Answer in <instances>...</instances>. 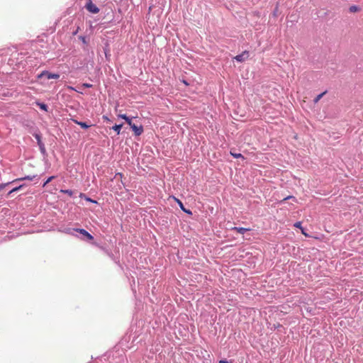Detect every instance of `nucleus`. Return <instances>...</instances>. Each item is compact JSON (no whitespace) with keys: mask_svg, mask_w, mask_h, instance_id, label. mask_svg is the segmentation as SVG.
<instances>
[{"mask_svg":"<svg viewBox=\"0 0 363 363\" xmlns=\"http://www.w3.org/2000/svg\"><path fill=\"white\" fill-rule=\"evenodd\" d=\"M43 77H45L48 79H57L60 78V74H52V73L49 72L48 71H43L40 74L38 75V79H41Z\"/></svg>","mask_w":363,"mask_h":363,"instance_id":"nucleus-1","label":"nucleus"},{"mask_svg":"<svg viewBox=\"0 0 363 363\" xmlns=\"http://www.w3.org/2000/svg\"><path fill=\"white\" fill-rule=\"evenodd\" d=\"M86 9L92 13H98L99 12V9L91 0H89L86 4Z\"/></svg>","mask_w":363,"mask_h":363,"instance_id":"nucleus-2","label":"nucleus"},{"mask_svg":"<svg viewBox=\"0 0 363 363\" xmlns=\"http://www.w3.org/2000/svg\"><path fill=\"white\" fill-rule=\"evenodd\" d=\"M130 128L134 131V134L136 136H139L143 133V127L141 125L138 126L135 123H133V125L130 126Z\"/></svg>","mask_w":363,"mask_h":363,"instance_id":"nucleus-3","label":"nucleus"},{"mask_svg":"<svg viewBox=\"0 0 363 363\" xmlns=\"http://www.w3.org/2000/svg\"><path fill=\"white\" fill-rule=\"evenodd\" d=\"M249 57V52L247 51H244L240 55H238L235 57V59L238 62H243Z\"/></svg>","mask_w":363,"mask_h":363,"instance_id":"nucleus-4","label":"nucleus"},{"mask_svg":"<svg viewBox=\"0 0 363 363\" xmlns=\"http://www.w3.org/2000/svg\"><path fill=\"white\" fill-rule=\"evenodd\" d=\"M76 231L84 235L89 240H94V237L84 229H76Z\"/></svg>","mask_w":363,"mask_h":363,"instance_id":"nucleus-5","label":"nucleus"},{"mask_svg":"<svg viewBox=\"0 0 363 363\" xmlns=\"http://www.w3.org/2000/svg\"><path fill=\"white\" fill-rule=\"evenodd\" d=\"M118 116L119 118L124 119L130 126H131L133 125V123L132 122V120L129 117H128L125 114H119Z\"/></svg>","mask_w":363,"mask_h":363,"instance_id":"nucleus-6","label":"nucleus"},{"mask_svg":"<svg viewBox=\"0 0 363 363\" xmlns=\"http://www.w3.org/2000/svg\"><path fill=\"white\" fill-rule=\"evenodd\" d=\"M174 199H175V201L178 203V204H179V207L181 208V209H182L183 211H184L185 213H188V214H191V211L190 210H186V209L184 208V205H183L182 202L180 200H179V199H176V198H174Z\"/></svg>","mask_w":363,"mask_h":363,"instance_id":"nucleus-7","label":"nucleus"},{"mask_svg":"<svg viewBox=\"0 0 363 363\" xmlns=\"http://www.w3.org/2000/svg\"><path fill=\"white\" fill-rule=\"evenodd\" d=\"M232 230H235L236 232L241 233V234H244L245 232L250 230V228H238V227H234L232 228Z\"/></svg>","mask_w":363,"mask_h":363,"instance_id":"nucleus-8","label":"nucleus"},{"mask_svg":"<svg viewBox=\"0 0 363 363\" xmlns=\"http://www.w3.org/2000/svg\"><path fill=\"white\" fill-rule=\"evenodd\" d=\"M74 123L80 125L82 128L86 129L91 126V125H87L84 122L77 121V120H74Z\"/></svg>","mask_w":363,"mask_h":363,"instance_id":"nucleus-9","label":"nucleus"},{"mask_svg":"<svg viewBox=\"0 0 363 363\" xmlns=\"http://www.w3.org/2000/svg\"><path fill=\"white\" fill-rule=\"evenodd\" d=\"M122 126H123L122 124L115 125L114 126H113L112 129L114 130L117 133L118 135H119Z\"/></svg>","mask_w":363,"mask_h":363,"instance_id":"nucleus-10","label":"nucleus"},{"mask_svg":"<svg viewBox=\"0 0 363 363\" xmlns=\"http://www.w3.org/2000/svg\"><path fill=\"white\" fill-rule=\"evenodd\" d=\"M326 94V91H324L320 94H318L313 100L314 103L315 104H317L320 100V99Z\"/></svg>","mask_w":363,"mask_h":363,"instance_id":"nucleus-11","label":"nucleus"},{"mask_svg":"<svg viewBox=\"0 0 363 363\" xmlns=\"http://www.w3.org/2000/svg\"><path fill=\"white\" fill-rule=\"evenodd\" d=\"M33 178H34V177L26 176V177H23V178L16 179L13 180V182H16V181L26 180V179L31 181V180H33Z\"/></svg>","mask_w":363,"mask_h":363,"instance_id":"nucleus-12","label":"nucleus"},{"mask_svg":"<svg viewBox=\"0 0 363 363\" xmlns=\"http://www.w3.org/2000/svg\"><path fill=\"white\" fill-rule=\"evenodd\" d=\"M349 10L351 13H355L357 12L359 9L357 6H351Z\"/></svg>","mask_w":363,"mask_h":363,"instance_id":"nucleus-13","label":"nucleus"},{"mask_svg":"<svg viewBox=\"0 0 363 363\" xmlns=\"http://www.w3.org/2000/svg\"><path fill=\"white\" fill-rule=\"evenodd\" d=\"M22 187H23V185H20V186H18V187H15V188H13V189H11V190L9 192L8 195H10V194H11L12 193H13V192H16V191H18V190H19V189H21Z\"/></svg>","mask_w":363,"mask_h":363,"instance_id":"nucleus-14","label":"nucleus"},{"mask_svg":"<svg viewBox=\"0 0 363 363\" xmlns=\"http://www.w3.org/2000/svg\"><path fill=\"white\" fill-rule=\"evenodd\" d=\"M38 105L39 106V107L42 109V110H44V111H47V105L45 104H40V103H38Z\"/></svg>","mask_w":363,"mask_h":363,"instance_id":"nucleus-15","label":"nucleus"},{"mask_svg":"<svg viewBox=\"0 0 363 363\" xmlns=\"http://www.w3.org/2000/svg\"><path fill=\"white\" fill-rule=\"evenodd\" d=\"M61 192L64 194H68L69 196H72L73 193L71 190L67 189V190H61Z\"/></svg>","mask_w":363,"mask_h":363,"instance_id":"nucleus-16","label":"nucleus"},{"mask_svg":"<svg viewBox=\"0 0 363 363\" xmlns=\"http://www.w3.org/2000/svg\"><path fill=\"white\" fill-rule=\"evenodd\" d=\"M231 155H233L235 158H240V157H242V158H244V157L238 153V154H236V153H233L232 152H230Z\"/></svg>","mask_w":363,"mask_h":363,"instance_id":"nucleus-17","label":"nucleus"},{"mask_svg":"<svg viewBox=\"0 0 363 363\" xmlns=\"http://www.w3.org/2000/svg\"><path fill=\"white\" fill-rule=\"evenodd\" d=\"M53 179H55V177L54 176H51L47 180L46 182L43 184V186H45V185H47L49 182H50Z\"/></svg>","mask_w":363,"mask_h":363,"instance_id":"nucleus-18","label":"nucleus"},{"mask_svg":"<svg viewBox=\"0 0 363 363\" xmlns=\"http://www.w3.org/2000/svg\"><path fill=\"white\" fill-rule=\"evenodd\" d=\"M79 38L82 40L84 44H87L86 38L84 36H79Z\"/></svg>","mask_w":363,"mask_h":363,"instance_id":"nucleus-19","label":"nucleus"},{"mask_svg":"<svg viewBox=\"0 0 363 363\" xmlns=\"http://www.w3.org/2000/svg\"><path fill=\"white\" fill-rule=\"evenodd\" d=\"M294 225V227H296V228H300V229H301V228H302V227H301V222H299V221H298V222L295 223Z\"/></svg>","mask_w":363,"mask_h":363,"instance_id":"nucleus-20","label":"nucleus"},{"mask_svg":"<svg viewBox=\"0 0 363 363\" xmlns=\"http://www.w3.org/2000/svg\"><path fill=\"white\" fill-rule=\"evenodd\" d=\"M294 199V200H296L295 197H294V196H287V197L284 198V199L281 202H283V201H286V200H288V199Z\"/></svg>","mask_w":363,"mask_h":363,"instance_id":"nucleus-21","label":"nucleus"},{"mask_svg":"<svg viewBox=\"0 0 363 363\" xmlns=\"http://www.w3.org/2000/svg\"><path fill=\"white\" fill-rule=\"evenodd\" d=\"M278 10H279V7H278V5H277V6H276V8H275V9H274V13H273V15H274V16H277V14Z\"/></svg>","mask_w":363,"mask_h":363,"instance_id":"nucleus-22","label":"nucleus"},{"mask_svg":"<svg viewBox=\"0 0 363 363\" xmlns=\"http://www.w3.org/2000/svg\"><path fill=\"white\" fill-rule=\"evenodd\" d=\"M9 184V183H7V184H0V190L3 189Z\"/></svg>","mask_w":363,"mask_h":363,"instance_id":"nucleus-23","label":"nucleus"},{"mask_svg":"<svg viewBox=\"0 0 363 363\" xmlns=\"http://www.w3.org/2000/svg\"><path fill=\"white\" fill-rule=\"evenodd\" d=\"M83 86L86 87V88H89V87H91L92 85L90 84L84 83V84H83Z\"/></svg>","mask_w":363,"mask_h":363,"instance_id":"nucleus-24","label":"nucleus"},{"mask_svg":"<svg viewBox=\"0 0 363 363\" xmlns=\"http://www.w3.org/2000/svg\"><path fill=\"white\" fill-rule=\"evenodd\" d=\"M35 138H36V139H37V140H38V144H39V145H40V146H41V142H40V136H39L38 135H35Z\"/></svg>","mask_w":363,"mask_h":363,"instance_id":"nucleus-25","label":"nucleus"},{"mask_svg":"<svg viewBox=\"0 0 363 363\" xmlns=\"http://www.w3.org/2000/svg\"><path fill=\"white\" fill-rule=\"evenodd\" d=\"M219 363H232L231 362H228V361H225V360H220L219 362Z\"/></svg>","mask_w":363,"mask_h":363,"instance_id":"nucleus-26","label":"nucleus"},{"mask_svg":"<svg viewBox=\"0 0 363 363\" xmlns=\"http://www.w3.org/2000/svg\"><path fill=\"white\" fill-rule=\"evenodd\" d=\"M301 230L302 233H303L304 235L307 236V234L305 233V230H303V228H301Z\"/></svg>","mask_w":363,"mask_h":363,"instance_id":"nucleus-27","label":"nucleus"},{"mask_svg":"<svg viewBox=\"0 0 363 363\" xmlns=\"http://www.w3.org/2000/svg\"><path fill=\"white\" fill-rule=\"evenodd\" d=\"M103 118H104L105 120H108V118L106 116H103Z\"/></svg>","mask_w":363,"mask_h":363,"instance_id":"nucleus-28","label":"nucleus"},{"mask_svg":"<svg viewBox=\"0 0 363 363\" xmlns=\"http://www.w3.org/2000/svg\"><path fill=\"white\" fill-rule=\"evenodd\" d=\"M68 88L70 89L74 90V89L73 87H72V86H69Z\"/></svg>","mask_w":363,"mask_h":363,"instance_id":"nucleus-29","label":"nucleus"},{"mask_svg":"<svg viewBox=\"0 0 363 363\" xmlns=\"http://www.w3.org/2000/svg\"><path fill=\"white\" fill-rule=\"evenodd\" d=\"M89 201H91V202H95L94 201L91 200V199H89Z\"/></svg>","mask_w":363,"mask_h":363,"instance_id":"nucleus-30","label":"nucleus"},{"mask_svg":"<svg viewBox=\"0 0 363 363\" xmlns=\"http://www.w3.org/2000/svg\"><path fill=\"white\" fill-rule=\"evenodd\" d=\"M77 32H78V29L77 30H75L74 34H76Z\"/></svg>","mask_w":363,"mask_h":363,"instance_id":"nucleus-31","label":"nucleus"}]
</instances>
